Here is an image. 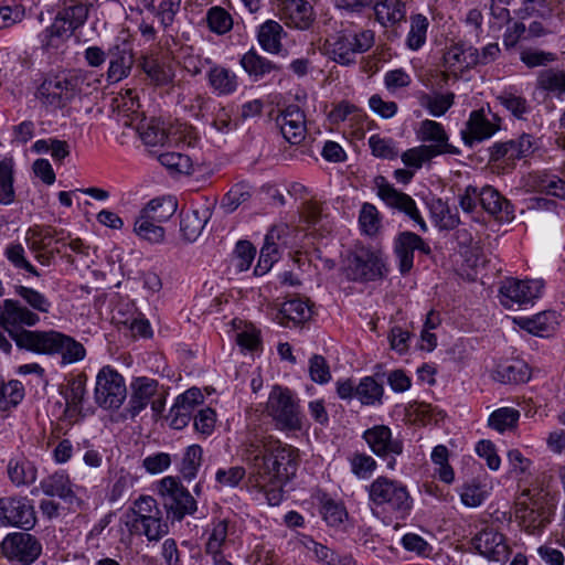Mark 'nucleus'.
I'll return each instance as SVG.
<instances>
[{"mask_svg":"<svg viewBox=\"0 0 565 565\" xmlns=\"http://www.w3.org/2000/svg\"><path fill=\"white\" fill-rule=\"evenodd\" d=\"M10 335L18 348L40 354H60L63 363H75L82 361L86 355V350L81 342L54 330H21L20 332H10Z\"/></svg>","mask_w":565,"mask_h":565,"instance_id":"7ed1b4c3","label":"nucleus"},{"mask_svg":"<svg viewBox=\"0 0 565 565\" xmlns=\"http://www.w3.org/2000/svg\"><path fill=\"white\" fill-rule=\"evenodd\" d=\"M377 196L391 209L405 213L409 218L419 225L423 232L427 231V225L422 217L416 202L408 194L395 189L383 175L374 179Z\"/></svg>","mask_w":565,"mask_h":565,"instance_id":"2eb2a0df","label":"nucleus"},{"mask_svg":"<svg viewBox=\"0 0 565 565\" xmlns=\"http://www.w3.org/2000/svg\"><path fill=\"white\" fill-rule=\"evenodd\" d=\"M125 518V524L131 534L145 535L149 541H159L169 532L156 499L150 495H140L135 500Z\"/></svg>","mask_w":565,"mask_h":565,"instance_id":"423d86ee","label":"nucleus"},{"mask_svg":"<svg viewBox=\"0 0 565 565\" xmlns=\"http://www.w3.org/2000/svg\"><path fill=\"white\" fill-rule=\"evenodd\" d=\"M351 472L359 479H369L377 469L376 460L365 454L355 451L348 458Z\"/></svg>","mask_w":565,"mask_h":565,"instance_id":"13d9d810","label":"nucleus"},{"mask_svg":"<svg viewBox=\"0 0 565 565\" xmlns=\"http://www.w3.org/2000/svg\"><path fill=\"white\" fill-rule=\"evenodd\" d=\"M428 25L429 23L425 15L415 14L411 17V29L406 39L408 49L416 51L425 44Z\"/></svg>","mask_w":565,"mask_h":565,"instance_id":"bf43d9fd","label":"nucleus"},{"mask_svg":"<svg viewBox=\"0 0 565 565\" xmlns=\"http://www.w3.org/2000/svg\"><path fill=\"white\" fill-rule=\"evenodd\" d=\"M14 292L23 300V306H25L32 312H50L51 301L46 298L45 295L41 294L40 291L31 287L17 285L14 286Z\"/></svg>","mask_w":565,"mask_h":565,"instance_id":"49530a36","label":"nucleus"},{"mask_svg":"<svg viewBox=\"0 0 565 565\" xmlns=\"http://www.w3.org/2000/svg\"><path fill=\"white\" fill-rule=\"evenodd\" d=\"M497 99L516 119H524L525 115L530 113V104L522 95L510 90H503L498 95Z\"/></svg>","mask_w":565,"mask_h":565,"instance_id":"6e6d98bb","label":"nucleus"},{"mask_svg":"<svg viewBox=\"0 0 565 565\" xmlns=\"http://www.w3.org/2000/svg\"><path fill=\"white\" fill-rule=\"evenodd\" d=\"M372 7L376 20L383 25H394L405 19L406 9L402 0H374Z\"/></svg>","mask_w":565,"mask_h":565,"instance_id":"79ce46f5","label":"nucleus"},{"mask_svg":"<svg viewBox=\"0 0 565 565\" xmlns=\"http://www.w3.org/2000/svg\"><path fill=\"white\" fill-rule=\"evenodd\" d=\"M108 82L117 83L130 74L134 65V52L132 45L128 40L117 39L108 50Z\"/></svg>","mask_w":565,"mask_h":565,"instance_id":"412c9836","label":"nucleus"},{"mask_svg":"<svg viewBox=\"0 0 565 565\" xmlns=\"http://www.w3.org/2000/svg\"><path fill=\"white\" fill-rule=\"evenodd\" d=\"M419 250L420 253L428 255L430 254V247L424 239L413 233L403 232L395 241V254L398 259L399 271L405 275L411 271L414 264V252Z\"/></svg>","mask_w":565,"mask_h":565,"instance_id":"5701e85b","label":"nucleus"},{"mask_svg":"<svg viewBox=\"0 0 565 565\" xmlns=\"http://www.w3.org/2000/svg\"><path fill=\"white\" fill-rule=\"evenodd\" d=\"M366 492L372 513L390 522L405 520L413 509V498L401 480L379 476L366 487Z\"/></svg>","mask_w":565,"mask_h":565,"instance_id":"f03ea898","label":"nucleus"},{"mask_svg":"<svg viewBox=\"0 0 565 565\" xmlns=\"http://www.w3.org/2000/svg\"><path fill=\"white\" fill-rule=\"evenodd\" d=\"M278 14L286 26L310 30L316 21L312 6L307 0H279Z\"/></svg>","mask_w":565,"mask_h":565,"instance_id":"aec40b11","label":"nucleus"},{"mask_svg":"<svg viewBox=\"0 0 565 565\" xmlns=\"http://www.w3.org/2000/svg\"><path fill=\"white\" fill-rule=\"evenodd\" d=\"M207 82L210 87L217 95L233 94L238 86L237 76L231 70L214 64L207 72Z\"/></svg>","mask_w":565,"mask_h":565,"instance_id":"ea45409f","label":"nucleus"},{"mask_svg":"<svg viewBox=\"0 0 565 565\" xmlns=\"http://www.w3.org/2000/svg\"><path fill=\"white\" fill-rule=\"evenodd\" d=\"M13 160L4 158L0 161V204L9 205L14 202Z\"/></svg>","mask_w":565,"mask_h":565,"instance_id":"864d4df0","label":"nucleus"},{"mask_svg":"<svg viewBox=\"0 0 565 565\" xmlns=\"http://www.w3.org/2000/svg\"><path fill=\"white\" fill-rule=\"evenodd\" d=\"M227 535L228 521L218 520L212 523L211 529L209 530L205 551L206 554L211 555L215 565H232V563L226 559L223 553L224 548L228 544Z\"/></svg>","mask_w":565,"mask_h":565,"instance_id":"c756f323","label":"nucleus"},{"mask_svg":"<svg viewBox=\"0 0 565 565\" xmlns=\"http://www.w3.org/2000/svg\"><path fill=\"white\" fill-rule=\"evenodd\" d=\"M82 74L49 75L36 90V98L53 109L65 107L81 92Z\"/></svg>","mask_w":565,"mask_h":565,"instance_id":"0eeeda50","label":"nucleus"},{"mask_svg":"<svg viewBox=\"0 0 565 565\" xmlns=\"http://www.w3.org/2000/svg\"><path fill=\"white\" fill-rule=\"evenodd\" d=\"M140 138L143 143L150 147L164 146L183 142L193 146L198 139L195 130L186 125H180L166 131L161 122L157 119H150L139 128Z\"/></svg>","mask_w":565,"mask_h":565,"instance_id":"f8f14e48","label":"nucleus"},{"mask_svg":"<svg viewBox=\"0 0 565 565\" xmlns=\"http://www.w3.org/2000/svg\"><path fill=\"white\" fill-rule=\"evenodd\" d=\"M86 376L79 374L71 379L65 391L66 406L70 411L81 413L86 395Z\"/></svg>","mask_w":565,"mask_h":565,"instance_id":"603ef678","label":"nucleus"},{"mask_svg":"<svg viewBox=\"0 0 565 565\" xmlns=\"http://www.w3.org/2000/svg\"><path fill=\"white\" fill-rule=\"evenodd\" d=\"M493 379L503 384H520L531 379V372L524 361L513 360L499 364L493 372Z\"/></svg>","mask_w":565,"mask_h":565,"instance_id":"58836bf2","label":"nucleus"},{"mask_svg":"<svg viewBox=\"0 0 565 565\" xmlns=\"http://www.w3.org/2000/svg\"><path fill=\"white\" fill-rule=\"evenodd\" d=\"M140 65L149 81L157 86L168 85L173 79L171 68L154 56H145Z\"/></svg>","mask_w":565,"mask_h":565,"instance_id":"a18cd8bd","label":"nucleus"},{"mask_svg":"<svg viewBox=\"0 0 565 565\" xmlns=\"http://www.w3.org/2000/svg\"><path fill=\"white\" fill-rule=\"evenodd\" d=\"M537 149V140L530 134H522L516 139L495 142L490 148V161L513 166L516 160L527 158Z\"/></svg>","mask_w":565,"mask_h":565,"instance_id":"a211bd4d","label":"nucleus"},{"mask_svg":"<svg viewBox=\"0 0 565 565\" xmlns=\"http://www.w3.org/2000/svg\"><path fill=\"white\" fill-rule=\"evenodd\" d=\"M554 509L542 499L516 504L515 516L524 531L530 534L541 532L552 520Z\"/></svg>","mask_w":565,"mask_h":565,"instance_id":"6ab92c4d","label":"nucleus"},{"mask_svg":"<svg viewBox=\"0 0 565 565\" xmlns=\"http://www.w3.org/2000/svg\"><path fill=\"white\" fill-rule=\"evenodd\" d=\"M40 489L49 497H58L60 499L72 503L76 500L74 484L65 471H56L40 482Z\"/></svg>","mask_w":565,"mask_h":565,"instance_id":"2f4dec72","label":"nucleus"},{"mask_svg":"<svg viewBox=\"0 0 565 565\" xmlns=\"http://www.w3.org/2000/svg\"><path fill=\"white\" fill-rule=\"evenodd\" d=\"M277 430L296 433L303 429L300 401L288 387L274 385L264 409Z\"/></svg>","mask_w":565,"mask_h":565,"instance_id":"39448f33","label":"nucleus"},{"mask_svg":"<svg viewBox=\"0 0 565 565\" xmlns=\"http://www.w3.org/2000/svg\"><path fill=\"white\" fill-rule=\"evenodd\" d=\"M203 460V449L200 445H191L186 447L182 456L179 471L185 480H193Z\"/></svg>","mask_w":565,"mask_h":565,"instance_id":"8fccbe9b","label":"nucleus"},{"mask_svg":"<svg viewBox=\"0 0 565 565\" xmlns=\"http://www.w3.org/2000/svg\"><path fill=\"white\" fill-rule=\"evenodd\" d=\"M209 209L201 210H190L182 213L180 221V231L184 241L191 243L196 241V238L202 233L205 227L209 218H210Z\"/></svg>","mask_w":565,"mask_h":565,"instance_id":"4c0bfd02","label":"nucleus"},{"mask_svg":"<svg viewBox=\"0 0 565 565\" xmlns=\"http://www.w3.org/2000/svg\"><path fill=\"white\" fill-rule=\"evenodd\" d=\"M307 548L312 551L318 558V561L323 562L328 565H351L352 557L350 556H341L337 552L330 550L329 547L310 540L307 544Z\"/></svg>","mask_w":565,"mask_h":565,"instance_id":"774afa93","label":"nucleus"},{"mask_svg":"<svg viewBox=\"0 0 565 565\" xmlns=\"http://www.w3.org/2000/svg\"><path fill=\"white\" fill-rule=\"evenodd\" d=\"M158 492L163 499V505L169 515L181 521L185 515L193 514L196 501L175 477H164L160 480Z\"/></svg>","mask_w":565,"mask_h":565,"instance_id":"9b49d317","label":"nucleus"},{"mask_svg":"<svg viewBox=\"0 0 565 565\" xmlns=\"http://www.w3.org/2000/svg\"><path fill=\"white\" fill-rule=\"evenodd\" d=\"M239 64L254 81H259L278 68L275 63L260 55L255 49L247 51L241 57Z\"/></svg>","mask_w":565,"mask_h":565,"instance_id":"a19ab883","label":"nucleus"},{"mask_svg":"<svg viewBox=\"0 0 565 565\" xmlns=\"http://www.w3.org/2000/svg\"><path fill=\"white\" fill-rule=\"evenodd\" d=\"M375 42L372 30H361L355 33H339L328 41L330 57L338 64L348 66L355 64L358 54L367 52Z\"/></svg>","mask_w":565,"mask_h":565,"instance_id":"1a4fd4ad","label":"nucleus"},{"mask_svg":"<svg viewBox=\"0 0 565 565\" xmlns=\"http://www.w3.org/2000/svg\"><path fill=\"white\" fill-rule=\"evenodd\" d=\"M479 191V204L486 212L500 221H508L513 217L511 203L498 190L491 185H486Z\"/></svg>","mask_w":565,"mask_h":565,"instance_id":"7c9ffc66","label":"nucleus"},{"mask_svg":"<svg viewBox=\"0 0 565 565\" xmlns=\"http://www.w3.org/2000/svg\"><path fill=\"white\" fill-rule=\"evenodd\" d=\"M543 287L542 280L509 278L500 287V301L505 308L529 303L541 296Z\"/></svg>","mask_w":565,"mask_h":565,"instance_id":"f3484780","label":"nucleus"},{"mask_svg":"<svg viewBox=\"0 0 565 565\" xmlns=\"http://www.w3.org/2000/svg\"><path fill=\"white\" fill-rule=\"evenodd\" d=\"M56 234L51 226L34 225L26 231L28 247L41 265L49 266L54 259L55 252L51 249V243Z\"/></svg>","mask_w":565,"mask_h":565,"instance_id":"b1692460","label":"nucleus"},{"mask_svg":"<svg viewBox=\"0 0 565 565\" xmlns=\"http://www.w3.org/2000/svg\"><path fill=\"white\" fill-rule=\"evenodd\" d=\"M39 321V315L29 310L21 301L3 300L2 308H0V326L4 329L18 326L34 327Z\"/></svg>","mask_w":565,"mask_h":565,"instance_id":"cd10ccee","label":"nucleus"},{"mask_svg":"<svg viewBox=\"0 0 565 565\" xmlns=\"http://www.w3.org/2000/svg\"><path fill=\"white\" fill-rule=\"evenodd\" d=\"M384 394L383 385L372 376L361 379L356 385V398L363 405H375L382 403Z\"/></svg>","mask_w":565,"mask_h":565,"instance_id":"09e8293b","label":"nucleus"},{"mask_svg":"<svg viewBox=\"0 0 565 565\" xmlns=\"http://www.w3.org/2000/svg\"><path fill=\"white\" fill-rule=\"evenodd\" d=\"M95 401L105 409H118L127 397L126 383L110 365L103 366L96 376Z\"/></svg>","mask_w":565,"mask_h":565,"instance_id":"9d476101","label":"nucleus"},{"mask_svg":"<svg viewBox=\"0 0 565 565\" xmlns=\"http://www.w3.org/2000/svg\"><path fill=\"white\" fill-rule=\"evenodd\" d=\"M519 418L520 413L518 409L511 407H502L494 411L490 415L488 424L495 430L503 433L515 427Z\"/></svg>","mask_w":565,"mask_h":565,"instance_id":"052dcab7","label":"nucleus"},{"mask_svg":"<svg viewBox=\"0 0 565 565\" xmlns=\"http://www.w3.org/2000/svg\"><path fill=\"white\" fill-rule=\"evenodd\" d=\"M88 18V7L77 2L60 10L52 23L39 33L38 40L43 52L53 54L64 50L74 32Z\"/></svg>","mask_w":565,"mask_h":565,"instance_id":"20e7f679","label":"nucleus"},{"mask_svg":"<svg viewBox=\"0 0 565 565\" xmlns=\"http://www.w3.org/2000/svg\"><path fill=\"white\" fill-rule=\"evenodd\" d=\"M454 93L428 95L422 97V106L426 107L430 115L443 116L454 104Z\"/></svg>","mask_w":565,"mask_h":565,"instance_id":"69168bd1","label":"nucleus"},{"mask_svg":"<svg viewBox=\"0 0 565 565\" xmlns=\"http://www.w3.org/2000/svg\"><path fill=\"white\" fill-rule=\"evenodd\" d=\"M1 552L9 561L30 565L40 556L42 546L30 533L14 532L3 539Z\"/></svg>","mask_w":565,"mask_h":565,"instance_id":"dca6fc26","label":"nucleus"},{"mask_svg":"<svg viewBox=\"0 0 565 565\" xmlns=\"http://www.w3.org/2000/svg\"><path fill=\"white\" fill-rule=\"evenodd\" d=\"M535 88L547 97L563 99L565 95V71L546 68L539 72Z\"/></svg>","mask_w":565,"mask_h":565,"instance_id":"c9c22d12","label":"nucleus"},{"mask_svg":"<svg viewBox=\"0 0 565 565\" xmlns=\"http://www.w3.org/2000/svg\"><path fill=\"white\" fill-rule=\"evenodd\" d=\"M177 205L171 200H151L146 207L142 209L150 221L159 224L168 221L175 212Z\"/></svg>","mask_w":565,"mask_h":565,"instance_id":"680f3d73","label":"nucleus"},{"mask_svg":"<svg viewBox=\"0 0 565 565\" xmlns=\"http://www.w3.org/2000/svg\"><path fill=\"white\" fill-rule=\"evenodd\" d=\"M282 228L273 227L265 236V243L260 249L258 263L254 269L255 275L267 274L279 258L278 243Z\"/></svg>","mask_w":565,"mask_h":565,"instance_id":"e433bc0d","label":"nucleus"},{"mask_svg":"<svg viewBox=\"0 0 565 565\" xmlns=\"http://www.w3.org/2000/svg\"><path fill=\"white\" fill-rule=\"evenodd\" d=\"M311 316L309 305L301 299H291L282 303L276 319L282 326H288L291 321L296 324L308 320Z\"/></svg>","mask_w":565,"mask_h":565,"instance_id":"37998d69","label":"nucleus"},{"mask_svg":"<svg viewBox=\"0 0 565 565\" xmlns=\"http://www.w3.org/2000/svg\"><path fill=\"white\" fill-rule=\"evenodd\" d=\"M243 459L249 468V486L265 489L269 484H284L296 476L299 450L273 436H267L245 444Z\"/></svg>","mask_w":565,"mask_h":565,"instance_id":"f257e3e1","label":"nucleus"},{"mask_svg":"<svg viewBox=\"0 0 565 565\" xmlns=\"http://www.w3.org/2000/svg\"><path fill=\"white\" fill-rule=\"evenodd\" d=\"M252 196V186L246 183H237L225 194L222 206L226 212H234L239 205Z\"/></svg>","mask_w":565,"mask_h":565,"instance_id":"338daca9","label":"nucleus"},{"mask_svg":"<svg viewBox=\"0 0 565 565\" xmlns=\"http://www.w3.org/2000/svg\"><path fill=\"white\" fill-rule=\"evenodd\" d=\"M430 214L435 225L441 231L454 230L460 223L457 211H452L441 200H436L431 203Z\"/></svg>","mask_w":565,"mask_h":565,"instance_id":"de8ad7c7","label":"nucleus"},{"mask_svg":"<svg viewBox=\"0 0 565 565\" xmlns=\"http://www.w3.org/2000/svg\"><path fill=\"white\" fill-rule=\"evenodd\" d=\"M246 476V469L242 466L220 468L215 472V488H236Z\"/></svg>","mask_w":565,"mask_h":565,"instance_id":"e2e57ef3","label":"nucleus"},{"mask_svg":"<svg viewBox=\"0 0 565 565\" xmlns=\"http://www.w3.org/2000/svg\"><path fill=\"white\" fill-rule=\"evenodd\" d=\"M148 215L141 210L139 216L135 221L134 231L142 239L150 243H160L164 238L163 227L147 217Z\"/></svg>","mask_w":565,"mask_h":565,"instance_id":"3c124183","label":"nucleus"},{"mask_svg":"<svg viewBox=\"0 0 565 565\" xmlns=\"http://www.w3.org/2000/svg\"><path fill=\"white\" fill-rule=\"evenodd\" d=\"M448 449L444 445L436 446L431 451V461L436 466L435 475L440 481L450 484L455 479V472L448 463Z\"/></svg>","mask_w":565,"mask_h":565,"instance_id":"4d7b16f0","label":"nucleus"},{"mask_svg":"<svg viewBox=\"0 0 565 565\" xmlns=\"http://www.w3.org/2000/svg\"><path fill=\"white\" fill-rule=\"evenodd\" d=\"M362 438L374 455L386 460V468H396V457L403 454L404 445L398 438H393L392 430L385 425H375L366 429Z\"/></svg>","mask_w":565,"mask_h":565,"instance_id":"ddd939ff","label":"nucleus"},{"mask_svg":"<svg viewBox=\"0 0 565 565\" xmlns=\"http://www.w3.org/2000/svg\"><path fill=\"white\" fill-rule=\"evenodd\" d=\"M24 397L23 385L19 381L0 384V409L15 407Z\"/></svg>","mask_w":565,"mask_h":565,"instance_id":"0e129e2a","label":"nucleus"},{"mask_svg":"<svg viewBox=\"0 0 565 565\" xmlns=\"http://www.w3.org/2000/svg\"><path fill=\"white\" fill-rule=\"evenodd\" d=\"M472 542L476 550L490 561L503 563L509 558L511 551L505 536L493 527L479 532Z\"/></svg>","mask_w":565,"mask_h":565,"instance_id":"4be33fe9","label":"nucleus"},{"mask_svg":"<svg viewBox=\"0 0 565 565\" xmlns=\"http://www.w3.org/2000/svg\"><path fill=\"white\" fill-rule=\"evenodd\" d=\"M207 26L211 32L223 35L228 33L233 28V18L231 13L222 7H211L205 17Z\"/></svg>","mask_w":565,"mask_h":565,"instance_id":"5fc2aeb1","label":"nucleus"},{"mask_svg":"<svg viewBox=\"0 0 565 565\" xmlns=\"http://www.w3.org/2000/svg\"><path fill=\"white\" fill-rule=\"evenodd\" d=\"M493 118L500 121L497 116H493ZM499 122L487 118L484 109L481 108L471 111L466 129L461 131V136L466 145L472 146L475 141H481L493 136L499 130Z\"/></svg>","mask_w":565,"mask_h":565,"instance_id":"a878e982","label":"nucleus"},{"mask_svg":"<svg viewBox=\"0 0 565 565\" xmlns=\"http://www.w3.org/2000/svg\"><path fill=\"white\" fill-rule=\"evenodd\" d=\"M36 523L35 510L28 497L9 495L0 498V524L31 530Z\"/></svg>","mask_w":565,"mask_h":565,"instance_id":"4468645a","label":"nucleus"},{"mask_svg":"<svg viewBox=\"0 0 565 565\" xmlns=\"http://www.w3.org/2000/svg\"><path fill=\"white\" fill-rule=\"evenodd\" d=\"M7 475L14 487H29L35 482L38 469L28 458L20 456L8 461Z\"/></svg>","mask_w":565,"mask_h":565,"instance_id":"72a5a7b5","label":"nucleus"},{"mask_svg":"<svg viewBox=\"0 0 565 565\" xmlns=\"http://www.w3.org/2000/svg\"><path fill=\"white\" fill-rule=\"evenodd\" d=\"M519 326L527 332L544 337L552 332L557 324L555 312L544 311L532 318H520Z\"/></svg>","mask_w":565,"mask_h":565,"instance_id":"c03bdc74","label":"nucleus"},{"mask_svg":"<svg viewBox=\"0 0 565 565\" xmlns=\"http://www.w3.org/2000/svg\"><path fill=\"white\" fill-rule=\"evenodd\" d=\"M384 262L380 250L355 246L345 259V276L353 281H374L384 275Z\"/></svg>","mask_w":565,"mask_h":565,"instance_id":"6e6552de","label":"nucleus"},{"mask_svg":"<svg viewBox=\"0 0 565 565\" xmlns=\"http://www.w3.org/2000/svg\"><path fill=\"white\" fill-rule=\"evenodd\" d=\"M287 35L282 25L268 19L257 28V42L269 54H279L282 51V39Z\"/></svg>","mask_w":565,"mask_h":565,"instance_id":"473e14b6","label":"nucleus"},{"mask_svg":"<svg viewBox=\"0 0 565 565\" xmlns=\"http://www.w3.org/2000/svg\"><path fill=\"white\" fill-rule=\"evenodd\" d=\"M156 396H158V382L156 380L137 379L132 384V394L129 401L131 416L138 415Z\"/></svg>","mask_w":565,"mask_h":565,"instance_id":"f704fd0d","label":"nucleus"},{"mask_svg":"<svg viewBox=\"0 0 565 565\" xmlns=\"http://www.w3.org/2000/svg\"><path fill=\"white\" fill-rule=\"evenodd\" d=\"M418 138L422 141L431 142L426 145V148H433L436 151V156L458 153V150L448 143V136L443 125L435 120L425 119L420 122Z\"/></svg>","mask_w":565,"mask_h":565,"instance_id":"c85d7f7f","label":"nucleus"},{"mask_svg":"<svg viewBox=\"0 0 565 565\" xmlns=\"http://www.w3.org/2000/svg\"><path fill=\"white\" fill-rule=\"evenodd\" d=\"M284 138L291 145L300 143L306 137V118L297 105L287 106L276 118Z\"/></svg>","mask_w":565,"mask_h":565,"instance_id":"393cba45","label":"nucleus"},{"mask_svg":"<svg viewBox=\"0 0 565 565\" xmlns=\"http://www.w3.org/2000/svg\"><path fill=\"white\" fill-rule=\"evenodd\" d=\"M478 50L465 43H454L444 53V66L454 74L478 65Z\"/></svg>","mask_w":565,"mask_h":565,"instance_id":"bb28decb","label":"nucleus"}]
</instances>
